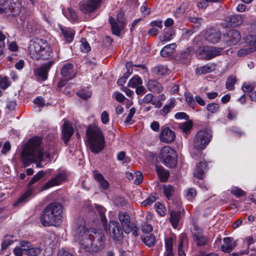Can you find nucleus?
I'll return each mask as SVG.
<instances>
[{"label": "nucleus", "instance_id": "1", "mask_svg": "<svg viewBox=\"0 0 256 256\" xmlns=\"http://www.w3.org/2000/svg\"><path fill=\"white\" fill-rule=\"evenodd\" d=\"M74 236L76 240L88 252H94L100 250L104 244V234L94 228L86 229L83 225L76 228Z\"/></svg>", "mask_w": 256, "mask_h": 256}, {"label": "nucleus", "instance_id": "2", "mask_svg": "<svg viewBox=\"0 0 256 256\" xmlns=\"http://www.w3.org/2000/svg\"><path fill=\"white\" fill-rule=\"evenodd\" d=\"M44 157L49 158L50 154L42 152L41 139L38 137L31 138L24 148L21 154L22 161L24 167L33 162H36L37 168L42 167L40 162L44 160Z\"/></svg>", "mask_w": 256, "mask_h": 256}, {"label": "nucleus", "instance_id": "3", "mask_svg": "<svg viewBox=\"0 0 256 256\" xmlns=\"http://www.w3.org/2000/svg\"><path fill=\"white\" fill-rule=\"evenodd\" d=\"M62 207L58 202L48 205L43 210L40 217L42 224L44 226H59L62 222Z\"/></svg>", "mask_w": 256, "mask_h": 256}, {"label": "nucleus", "instance_id": "4", "mask_svg": "<svg viewBox=\"0 0 256 256\" xmlns=\"http://www.w3.org/2000/svg\"><path fill=\"white\" fill-rule=\"evenodd\" d=\"M86 136L90 150L98 153L104 148V138L101 130L96 126H90L86 130Z\"/></svg>", "mask_w": 256, "mask_h": 256}, {"label": "nucleus", "instance_id": "5", "mask_svg": "<svg viewBox=\"0 0 256 256\" xmlns=\"http://www.w3.org/2000/svg\"><path fill=\"white\" fill-rule=\"evenodd\" d=\"M160 158L167 167H174L177 164L176 152L173 148L169 146H164L161 149Z\"/></svg>", "mask_w": 256, "mask_h": 256}, {"label": "nucleus", "instance_id": "6", "mask_svg": "<svg viewBox=\"0 0 256 256\" xmlns=\"http://www.w3.org/2000/svg\"><path fill=\"white\" fill-rule=\"evenodd\" d=\"M212 138V132L208 130H200L196 134L194 145L198 150L204 149L210 142Z\"/></svg>", "mask_w": 256, "mask_h": 256}, {"label": "nucleus", "instance_id": "7", "mask_svg": "<svg viewBox=\"0 0 256 256\" xmlns=\"http://www.w3.org/2000/svg\"><path fill=\"white\" fill-rule=\"evenodd\" d=\"M44 175L45 172L42 170L40 171L38 173L35 174L29 182L26 192L19 198V199L14 204V206H16L19 204H23L27 202L28 198L31 196L34 192V186H32V185L44 177Z\"/></svg>", "mask_w": 256, "mask_h": 256}, {"label": "nucleus", "instance_id": "8", "mask_svg": "<svg viewBox=\"0 0 256 256\" xmlns=\"http://www.w3.org/2000/svg\"><path fill=\"white\" fill-rule=\"evenodd\" d=\"M222 49L212 46H200L196 50V54L200 58L210 60L221 54Z\"/></svg>", "mask_w": 256, "mask_h": 256}, {"label": "nucleus", "instance_id": "9", "mask_svg": "<svg viewBox=\"0 0 256 256\" xmlns=\"http://www.w3.org/2000/svg\"><path fill=\"white\" fill-rule=\"evenodd\" d=\"M109 21L111 24L112 33L116 36H120V32L123 30L125 26L123 13L120 12L118 14L116 20H115L112 17H110Z\"/></svg>", "mask_w": 256, "mask_h": 256}, {"label": "nucleus", "instance_id": "10", "mask_svg": "<svg viewBox=\"0 0 256 256\" xmlns=\"http://www.w3.org/2000/svg\"><path fill=\"white\" fill-rule=\"evenodd\" d=\"M42 39H36L30 42L28 52L30 58L35 60L40 59V53L42 44Z\"/></svg>", "mask_w": 256, "mask_h": 256}, {"label": "nucleus", "instance_id": "11", "mask_svg": "<svg viewBox=\"0 0 256 256\" xmlns=\"http://www.w3.org/2000/svg\"><path fill=\"white\" fill-rule=\"evenodd\" d=\"M102 0H83L80 6L84 12L90 13L95 10L101 2Z\"/></svg>", "mask_w": 256, "mask_h": 256}, {"label": "nucleus", "instance_id": "12", "mask_svg": "<svg viewBox=\"0 0 256 256\" xmlns=\"http://www.w3.org/2000/svg\"><path fill=\"white\" fill-rule=\"evenodd\" d=\"M52 65V62L50 61L37 68L34 70V76L38 80H45L47 79L48 74Z\"/></svg>", "mask_w": 256, "mask_h": 256}, {"label": "nucleus", "instance_id": "13", "mask_svg": "<svg viewBox=\"0 0 256 256\" xmlns=\"http://www.w3.org/2000/svg\"><path fill=\"white\" fill-rule=\"evenodd\" d=\"M109 229L110 234L114 240H120L122 238V231L117 222L110 221Z\"/></svg>", "mask_w": 256, "mask_h": 256}, {"label": "nucleus", "instance_id": "14", "mask_svg": "<svg viewBox=\"0 0 256 256\" xmlns=\"http://www.w3.org/2000/svg\"><path fill=\"white\" fill-rule=\"evenodd\" d=\"M22 246L24 248V254L29 256H36L42 252L40 247L32 245L29 242L22 241Z\"/></svg>", "mask_w": 256, "mask_h": 256}, {"label": "nucleus", "instance_id": "15", "mask_svg": "<svg viewBox=\"0 0 256 256\" xmlns=\"http://www.w3.org/2000/svg\"><path fill=\"white\" fill-rule=\"evenodd\" d=\"M224 40L228 46L237 44L241 40L240 33L236 30H230L226 35L224 36Z\"/></svg>", "mask_w": 256, "mask_h": 256}, {"label": "nucleus", "instance_id": "16", "mask_svg": "<svg viewBox=\"0 0 256 256\" xmlns=\"http://www.w3.org/2000/svg\"><path fill=\"white\" fill-rule=\"evenodd\" d=\"M118 219L121 222L124 232L129 234L132 229L130 215L126 212H120L118 214Z\"/></svg>", "mask_w": 256, "mask_h": 256}, {"label": "nucleus", "instance_id": "17", "mask_svg": "<svg viewBox=\"0 0 256 256\" xmlns=\"http://www.w3.org/2000/svg\"><path fill=\"white\" fill-rule=\"evenodd\" d=\"M133 67H139L142 69L144 68V66L143 64H134L132 62H128L126 64V74L118 80V84L119 86H123L126 82V80L128 78L132 73V68Z\"/></svg>", "mask_w": 256, "mask_h": 256}, {"label": "nucleus", "instance_id": "18", "mask_svg": "<svg viewBox=\"0 0 256 256\" xmlns=\"http://www.w3.org/2000/svg\"><path fill=\"white\" fill-rule=\"evenodd\" d=\"M175 134L169 128H163L160 134V139L161 142L165 143H170L175 138Z\"/></svg>", "mask_w": 256, "mask_h": 256}, {"label": "nucleus", "instance_id": "19", "mask_svg": "<svg viewBox=\"0 0 256 256\" xmlns=\"http://www.w3.org/2000/svg\"><path fill=\"white\" fill-rule=\"evenodd\" d=\"M61 74L66 80H72L76 76V72L72 64L66 63L64 64L61 70Z\"/></svg>", "mask_w": 256, "mask_h": 256}, {"label": "nucleus", "instance_id": "20", "mask_svg": "<svg viewBox=\"0 0 256 256\" xmlns=\"http://www.w3.org/2000/svg\"><path fill=\"white\" fill-rule=\"evenodd\" d=\"M66 180V175L64 172L58 174L54 178L48 181L44 185L46 189L61 184Z\"/></svg>", "mask_w": 256, "mask_h": 256}, {"label": "nucleus", "instance_id": "21", "mask_svg": "<svg viewBox=\"0 0 256 256\" xmlns=\"http://www.w3.org/2000/svg\"><path fill=\"white\" fill-rule=\"evenodd\" d=\"M40 59L50 60L52 57V51L47 42L42 40Z\"/></svg>", "mask_w": 256, "mask_h": 256}, {"label": "nucleus", "instance_id": "22", "mask_svg": "<svg viewBox=\"0 0 256 256\" xmlns=\"http://www.w3.org/2000/svg\"><path fill=\"white\" fill-rule=\"evenodd\" d=\"M236 241L230 237H226L223 239L222 250L224 252H230L236 246Z\"/></svg>", "mask_w": 256, "mask_h": 256}, {"label": "nucleus", "instance_id": "23", "mask_svg": "<svg viewBox=\"0 0 256 256\" xmlns=\"http://www.w3.org/2000/svg\"><path fill=\"white\" fill-rule=\"evenodd\" d=\"M62 133L64 143L66 144L74 134V129L72 125L66 120L63 124Z\"/></svg>", "mask_w": 256, "mask_h": 256}, {"label": "nucleus", "instance_id": "24", "mask_svg": "<svg viewBox=\"0 0 256 256\" xmlns=\"http://www.w3.org/2000/svg\"><path fill=\"white\" fill-rule=\"evenodd\" d=\"M192 238L198 246L205 245L208 241L207 236L204 234L202 230H197L193 232Z\"/></svg>", "mask_w": 256, "mask_h": 256}, {"label": "nucleus", "instance_id": "25", "mask_svg": "<svg viewBox=\"0 0 256 256\" xmlns=\"http://www.w3.org/2000/svg\"><path fill=\"white\" fill-rule=\"evenodd\" d=\"M94 178L99 184L100 186L104 190H106L109 187V183L104 176L97 170L92 172Z\"/></svg>", "mask_w": 256, "mask_h": 256}, {"label": "nucleus", "instance_id": "26", "mask_svg": "<svg viewBox=\"0 0 256 256\" xmlns=\"http://www.w3.org/2000/svg\"><path fill=\"white\" fill-rule=\"evenodd\" d=\"M206 170V164L205 162H201L197 164L196 168L194 172V176L202 179L204 173Z\"/></svg>", "mask_w": 256, "mask_h": 256}, {"label": "nucleus", "instance_id": "27", "mask_svg": "<svg viewBox=\"0 0 256 256\" xmlns=\"http://www.w3.org/2000/svg\"><path fill=\"white\" fill-rule=\"evenodd\" d=\"M147 88L151 92L156 93H160L163 88L158 82L155 80H150L147 83Z\"/></svg>", "mask_w": 256, "mask_h": 256}, {"label": "nucleus", "instance_id": "28", "mask_svg": "<svg viewBox=\"0 0 256 256\" xmlns=\"http://www.w3.org/2000/svg\"><path fill=\"white\" fill-rule=\"evenodd\" d=\"M255 51V47L252 44L248 42L243 48H240L237 52V55L240 57H243Z\"/></svg>", "mask_w": 256, "mask_h": 256}, {"label": "nucleus", "instance_id": "29", "mask_svg": "<svg viewBox=\"0 0 256 256\" xmlns=\"http://www.w3.org/2000/svg\"><path fill=\"white\" fill-rule=\"evenodd\" d=\"M179 242L178 246V256H186L184 252L183 249L184 246L188 244V238L186 234H182L179 237Z\"/></svg>", "mask_w": 256, "mask_h": 256}, {"label": "nucleus", "instance_id": "30", "mask_svg": "<svg viewBox=\"0 0 256 256\" xmlns=\"http://www.w3.org/2000/svg\"><path fill=\"white\" fill-rule=\"evenodd\" d=\"M216 65L214 64H208L205 66L198 68L196 69L197 74H203L210 73L215 70Z\"/></svg>", "mask_w": 256, "mask_h": 256}, {"label": "nucleus", "instance_id": "31", "mask_svg": "<svg viewBox=\"0 0 256 256\" xmlns=\"http://www.w3.org/2000/svg\"><path fill=\"white\" fill-rule=\"evenodd\" d=\"M60 30L66 42H70L72 41L74 35V32L69 28H64L60 26Z\"/></svg>", "mask_w": 256, "mask_h": 256}, {"label": "nucleus", "instance_id": "32", "mask_svg": "<svg viewBox=\"0 0 256 256\" xmlns=\"http://www.w3.org/2000/svg\"><path fill=\"white\" fill-rule=\"evenodd\" d=\"M176 48V44L174 43L168 44L164 46L160 51V55L162 57H167L170 56L174 52Z\"/></svg>", "mask_w": 256, "mask_h": 256}, {"label": "nucleus", "instance_id": "33", "mask_svg": "<svg viewBox=\"0 0 256 256\" xmlns=\"http://www.w3.org/2000/svg\"><path fill=\"white\" fill-rule=\"evenodd\" d=\"M242 15H234L228 18V24L232 27L240 25L242 23Z\"/></svg>", "mask_w": 256, "mask_h": 256}, {"label": "nucleus", "instance_id": "34", "mask_svg": "<svg viewBox=\"0 0 256 256\" xmlns=\"http://www.w3.org/2000/svg\"><path fill=\"white\" fill-rule=\"evenodd\" d=\"M141 238L142 241L148 246H152L155 244V237L152 234H144Z\"/></svg>", "mask_w": 256, "mask_h": 256}, {"label": "nucleus", "instance_id": "35", "mask_svg": "<svg viewBox=\"0 0 256 256\" xmlns=\"http://www.w3.org/2000/svg\"><path fill=\"white\" fill-rule=\"evenodd\" d=\"M156 170L160 181L165 182L169 176V172L161 166H156Z\"/></svg>", "mask_w": 256, "mask_h": 256}, {"label": "nucleus", "instance_id": "36", "mask_svg": "<svg viewBox=\"0 0 256 256\" xmlns=\"http://www.w3.org/2000/svg\"><path fill=\"white\" fill-rule=\"evenodd\" d=\"M173 238H168L165 241L166 252L164 256H173L172 252Z\"/></svg>", "mask_w": 256, "mask_h": 256}, {"label": "nucleus", "instance_id": "37", "mask_svg": "<svg viewBox=\"0 0 256 256\" xmlns=\"http://www.w3.org/2000/svg\"><path fill=\"white\" fill-rule=\"evenodd\" d=\"M142 84V78L138 75L134 76L128 82V86L131 88H135Z\"/></svg>", "mask_w": 256, "mask_h": 256}, {"label": "nucleus", "instance_id": "38", "mask_svg": "<svg viewBox=\"0 0 256 256\" xmlns=\"http://www.w3.org/2000/svg\"><path fill=\"white\" fill-rule=\"evenodd\" d=\"M180 213L178 212L172 211L170 213V222L174 228H176L179 222Z\"/></svg>", "mask_w": 256, "mask_h": 256}, {"label": "nucleus", "instance_id": "39", "mask_svg": "<svg viewBox=\"0 0 256 256\" xmlns=\"http://www.w3.org/2000/svg\"><path fill=\"white\" fill-rule=\"evenodd\" d=\"M236 82V78L234 75L229 76L226 80V89L232 90H234V84Z\"/></svg>", "mask_w": 256, "mask_h": 256}, {"label": "nucleus", "instance_id": "40", "mask_svg": "<svg viewBox=\"0 0 256 256\" xmlns=\"http://www.w3.org/2000/svg\"><path fill=\"white\" fill-rule=\"evenodd\" d=\"M174 34V33L172 30L164 32L162 36L160 37V40L162 42L170 41L173 38Z\"/></svg>", "mask_w": 256, "mask_h": 256}, {"label": "nucleus", "instance_id": "41", "mask_svg": "<svg viewBox=\"0 0 256 256\" xmlns=\"http://www.w3.org/2000/svg\"><path fill=\"white\" fill-rule=\"evenodd\" d=\"M184 97L188 106L194 108L196 105V102L193 96L190 92H186Z\"/></svg>", "mask_w": 256, "mask_h": 256}, {"label": "nucleus", "instance_id": "42", "mask_svg": "<svg viewBox=\"0 0 256 256\" xmlns=\"http://www.w3.org/2000/svg\"><path fill=\"white\" fill-rule=\"evenodd\" d=\"M221 37V34L219 32H211L210 34L208 36V40L213 43L217 42L219 41Z\"/></svg>", "mask_w": 256, "mask_h": 256}, {"label": "nucleus", "instance_id": "43", "mask_svg": "<svg viewBox=\"0 0 256 256\" xmlns=\"http://www.w3.org/2000/svg\"><path fill=\"white\" fill-rule=\"evenodd\" d=\"M192 126V123L191 121H188L179 124V128L185 133L188 132Z\"/></svg>", "mask_w": 256, "mask_h": 256}, {"label": "nucleus", "instance_id": "44", "mask_svg": "<svg viewBox=\"0 0 256 256\" xmlns=\"http://www.w3.org/2000/svg\"><path fill=\"white\" fill-rule=\"evenodd\" d=\"M154 72L159 75H164L168 72V69L165 66H158L154 68Z\"/></svg>", "mask_w": 256, "mask_h": 256}, {"label": "nucleus", "instance_id": "45", "mask_svg": "<svg viewBox=\"0 0 256 256\" xmlns=\"http://www.w3.org/2000/svg\"><path fill=\"white\" fill-rule=\"evenodd\" d=\"M12 236H6L4 239L2 243V249L4 250L8 248V247L11 245L14 241L12 240Z\"/></svg>", "mask_w": 256, "mask_h": 256}, {"label": "nucleus", "instance_id": "46", "mask_svg": "<svg viewBox=\"0 0 256 256\" xmlns=\"http://www.w3.org/2000/svg\"><path fill=\"white\" fill-rule=\"evenodd\" d=\"M206 110L209 112L214 114L218 112L220 106L216 103H210L207 105Z\"/></svg>", "mask_w": 256, "mask_h": 256}, {"label": "nucleus", "instance_id": "47", "mask_svg": "<svg viewBox=\"0 0 256 256\" xmlns=\"http://www.w3.org/2000/svg\"><path fill=\"white\" fill-rule=\"evenodd\" d=\"M162 190L164 195L168 199L171 197L174 190L172 186L170 185H164Z\"/></svg>", "mask_w": 256, "mask_h": 256}, {"label": "nucleus", "instance_id": "48", "mask_svg": "<svg viewBox=\"0 0 256 256\" xmlns=\"http://www.w3.org/2000/svg\"><path fill=\"white\" fill-rule=\"evenodd\" d=\"M91 92L88 89H82L77 92L78 96L86 100L91 96Z\"/></svg>", "mask_w": 256, "mask_h": 256}, {"label": "nucleus", "instance_id": "49", "mask_svg": "<svg viewBox=\"0 0 256 256\" xmlns=\"http://www.w3.org/2000/svg\"><path fill=\"white\" fill-rule=\"evenodd\" d=\"M196 190L192 188H190L186 192L185 197L188 200L192 201L193 200V198L196 196Z\"/></svg>", "mask_w": 256, "mask_h": 256}, {"label": "nucleus", "instance_id": "50", "mask_svg": "<svg viewBox=\"0 0 256 256\" xmlns=\"http://www.w3.org/2000/svg\"><path fill=\"white\" fill-rule=\"evenodd\" d=\"M80 42L82 43L80 47L81 50L84 52H89L90 50V47L88 42L86 41V40L82 38L81 39Z\"/></svg>", "mask_w": 256, "mask_h": 256}, {"label": "nucleus", "instance_id": "51", "mask_svg": "<svg viewBox=\"0 0 256 256\" xmlns=\"http://www.w3.org/2000/svg\"><path fill=\"white\" fill-rule=\"evenodd\" d=\"M96 208L97 210L100 213L102 222L103 223H106V219L104 215V213L106 211V210L100 206H96Z\"/></svg>", "mask_w": 256, "mask_h": 256}, {"label": "nucleus", "instance_id": "52", "mask_svg": "<svg viewBox=\"0 0 256 256\" xmlns=\"http://www.w3.org/2000/svg\"><path fill=\"white\" fill-rule=\"evenodd\" d=\"M143 180V176L142 173L140 172H134V183L136 184H140Z\"/></svg>", "mask_w": 256, "mask_h": 256}, {"label": "nucleus", "instance_id": "53", "mask_svg": "<svg viewBox=\"0 0 256 256\" xmlns=\"http://www.w3.org/2000/svg\"><path fill=\"white\" fill-rule=\"evenodd\" d=\"M155 207L156 211L160 216H163L165 215L166 208L163 204L160 203H156L155 204Z\"/></svg>", "mask_w": 256, "mask_h": 256}, {"label": "nucleus", "instance_id": "54", "mask_svg": "<svg viewBox=\"0 0 256 256\" xmlns=\"http://www.w3.org/2000/svg\"><path fill=\"white\" fill-rule=\"evenodd\" d=\"M10 86L8 78L6 76H0V87L5 90Z\"/></svg>", "mask_w": 256, "mask_h": 256}, {"label": "nucleus", "instance_id": "55", "mask_svg": "<svg viewBox=\"0 0 256 256\" xmlns=\"http://www.w3.org/2000/svg\"><path fill=\"white\" fill-rule=\"evenodd\" d=\"M230 192L232 194L238 197L244 196L245 194L244 192L242 189L236 186L232 188Z\"/></svg>", "mask_w": 256, "mask_h": 256}, {"label": "nucleus", "instance_id": "56", "mask_svg": "<svg viewBox=\"0 0 256 256\" xmlns=\"http://www.w3.org/2000/svg\"><path fill=\"white\" fill-rule=\"evenodd\" d=\"M13 252L15 256H22L24 253V248L22 246V242L20 244V246H16L13 250Z\"/></svg>", "mask_w": 256, "mask_h": 256}, {"label": "nucleus", "instance_id": "57", "mask_svg": "<svg viewBox=\"0 0 256 256\" xmlns=\"http://www.w3.org/2000/svg\"><path fill=\"white\" fill-rule=\"evenodd\" d=\"M174 100H171L169 104L166 105L164 106L162 108V114L164 115L166 114L168 112H169L172 109V108L174 106Z\"/></svg>", "mask_w": 256, "mask_h": 256}, {"label": "nucleus", "instance_id": "58", "mask_svg": "<svg viewBox=\"0 0 256 256\" xmlns=\"http://www.w3.org/2000/svg\"><path fill=\"white\" fill-rule=\"evenodd\" d=\"M156 200V198L154 196H150L142 203V204L144 206H149L154 202Z\"/></svg>", "mask_w": 256, "mask_h": 256}, {"label": "nucleus", "instance_id": "59", "mask_svg": "<svg viewBox=\"0 0 256 256\" xmlns=\"http://www.w3.org/2000/svg\"><path fill=\"white\" fill-rule=\"evenodd\" d=\"M142 231L144 233V234H150V232L152 230V227L150 224L147 223H144L142 226Z\"/></svg>", "mask_w": 256, "mask_h": 256}, {"label": "nucleus", "instance_id": "60", "mask_svg": "<svg viewBox=\"0 0 256 256\" xmlns=\"http://www.w3.org/2000/svg\"><path fill=\"white\" fill-rule=\"evenodd\" d=\"M242 89L244 92H252L254 88L249 83H244L242 86Z\"/></svg>", "mask_w": 256, "mask_h": 256}, {"label": "nucleus", "instance_id": "61", "mask_svg": "<svg viewBox=\"0 0 256 256\" xmlns=\"http://www.w3.org/2000/svg\"><path fill=\"white\" fill-rule=\"evenodd\" d=\"M34 102L38 107H42L44 104V99L41 96H38L34 99Z\"/></svg>", "mask_w": 256, "mask_h": 256}, {"label": "nucleus", "instance_id": "62", "mask_svg": "<svg viewBox=\"0 0 256 256\" xmlns=\"http://www.w3.org/2000/svg\"><path fill=\"white\" fill-rule=\"evenodd\" d=\"M68 16H69V18L72 20H76L78 18L77 14L74 10L72 8H68Z\"/></svg>", "mask_w": 256, "mask_h": 256}, {"label": "nucleus", "instance_id": "63", "mask_svg": "<svg viewBox=\"0 0 256 256\" xmlns=\"http://www.w3.org/2000/svg\"><path fill=\"white\" fill-rule=\"evenodd\" d=\"M11 146L8 142H6L2 146L1 152L2 154H5L8 152L10 150Z\"/></svg>", "mask_w": 256, "mask_h": 256}, {"label": "nucleus", "instance_id": "64", "mask_svg": "<svg viewBox=\"0 0 256 256\" xmlns=\"http://www.w3.org/2000/svg\"><path fill=\"white\" fill-rule=\"evenodd\" d=\"M101 120L103 124H106L109 121V115L106 111H104L101 114Z\"/></svg>", "mask_w": 256, "mask_h": 256}]
</instances>
